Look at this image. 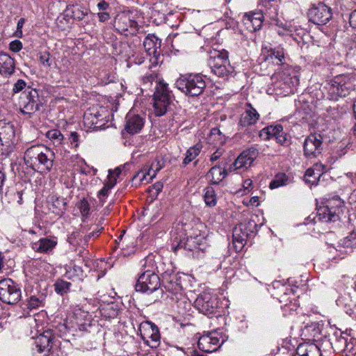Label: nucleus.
I'll list each match as a JSON object with an SVG mask.
<instances>
[{
	"label": "nucleus",
	"mask_w": 356,
	"mask_h": 356,
	"mask_svg": "<svg viewBox=\"0 0 356 356\" xmlns=\"http://www.w3.org/2000/svg\"><path fill=\"white\" fill-rule=\"evenodd\" d=\"M88 13V9L83 8L79 6H75L72 10V17L74 19L82 20Z\"/></svg>",
	"instance_id": "obj_50"
},
{
	"label": "nucleus",
	"mask_w": 356,
	"mask_h": 356,
	"mask_svg": "<svg viewBox=\"0 0 356 356\" xmlns=\"http://www.w3.org/2000/svg\"><path fill=\"white\" fill-rule=\"evenodd\" d=\"M19 105L20 111L24 114H32L39 110L42 102L35 89L27 88L22 93Z\"/></svg>",
	"instance_id": "obj_15"
},
{
	"label": "nucleus",
	"mask_w": 356,
	"mask_h": 356,
	"mask_svg": "<svg viewBox=\"0 0 356 356\" xmlns=\"http://www.w3.org/2000/svg\"><path fill=\"white\" fill-rule=\"evenodd\" d=\"M109 118L108 111L99 106H93L89 108L83 115V123L88 129L94 130L102 129L105 127Z\"/></svg>",
	"instance_id": "obj_10"
},
{
	"label": "nucleus",
	"mask_w": 356,
	"mask_h": 356,
	"mask_svg": "<svg viewBox=\"0 0 356 356\" xmlns=\"http://www.w3.org/2000/svg\"><path fill=\"white\" fill-rule=\"evenodd\" d=\"M299 85V78L296 75L286 74L285 73L280 77V79L275 83V90L277 93L283 96H286L294 93L296 87Z\"/></svg>",
	"instance_id": "obj_21"
},
{
	"label": "nucleus",
	"mask_w": 356,
	"mask_h": 356,
	"mask_svg": "<svg viewBox=\"0 0 356 356\" xmlns=\"http://www.w3.org/2000/svg\"><path fill=\"white\" fill-rule=\"evenodd\" d=\"M343 202L337 196L325 198L323 205L317 209V217L323 222H336L339 218Z\"/></svg>",
	"instance_id": "obj_8"
},
{
	"label": "nucleus",
	"mask_w": 356,
	"mask_h": 356,
	"mask_svg": "<svg viewBox=\"0 0 356 356\" xmlns=\"http://www.w3.org/2000/svg\"><path fill=\"white\" fill-rule=\"evenodd\" d=\"M115 184H116V178H114L113 179V175L111 174V170H109L108 175V181L98 193L99 199L102 200V198H105L106 197H107L108 191L110 189H111Z\"/></svg>",
	"instance_id": "obj_44"
},
{
	"label": "nucleus",
	"mask_w": 356,
	"mask_h": 356,
	"mask_svg": "<svg viewBox=\"0 0 356 356\" xmlns=\"http://www.w3.org/2000/svg\"><path fill=\"white\" fill-rule=\"evenodd\" d=\"M80 236L79 232H73L69 237H68V241L72 245H76L79 243L76 241V239Z\"/></svg>",
	"instance_id": "obj_61"
},
{
	"label": "nucleus",
	"mask_w": 356,
	"mask_h": 356,
	"mask_svg": "<svg viewBox=\"0 0 356 356\" xmlns=\"http://www.w3.org/2000/svg\"><path fill=\"white\" fill-rule=\"evenodd\" d=\"M139 332L143 341L152 348H156L160 341L159 328L152 323L145 321L140 323Z\"/></svg>",
	"instance_id": "obj_17"
},
{
	"label": "nucleus",
	"mask_w": 356,
	"mask_h": 356,
	"mask_svg": "<svg viewBox=\"0 0 356 356\" xmlns=\"http://www.w3.org/2000/svg\"><path fill=\"white\" fill-rule=\"evenodd\" d=\"M170 91L168 84L163 81H156V90L154 93V112L156 116H163L167 112L171 102Z\"/></svg>",
	"instance_id": "obj_11"
},
{
	"label": "nucleus",
	"mask_w": 356,
	"mask_h": 356,
	"mask_svg": "<svg viewBox=\"0 0 356 356\" xmlns=\"http://www.w3.org/2000/svg\"><path fill=\"white\" fill-rule=\"evenodd\" d=\"M296 354L298 356H321L318 346L309 342L300 343L297 348Z\"/></svg>",
	"instance_id": "obj_31"
},
{
	"label": "nucleus",
	"mask_w": 356,
	"mask_h": 356,
	"mask_svg": "<svg viewBox=\"0 0 356 356\" xmlns=\"http://www.w3.org/2000/svg\"><path fill=\"white\" fill-rule=\"evenodd\" d=\"M207 232V227L203 223H196L186 241H181L179 245L185 250L192 252L194 257H201L208 248Z\"/></svg>",
	"instance_id": "obj_2"
},
{
	"label": "nucleus",
	"mask_w": 356,
	"mask_h": 356,
	"mask_svg": "<svg viewBox=\"0 0 356 356\" xmlns=\"http://www.w3.org/2000/svg\"><path fill=\"white\" fill-rule=\"evenodd\" d=\"M224 149L222 148L217 149L211 156L210 161L211 162H215L218 160L223 154Z\"/></svg>",
	"instance_id": "obj_59"
},
{
	"label": "nucleus",
	"mask_w": 356,
	"mask_h": 356,
	"mask_svg": "<svg viewBox=\"0 0 356 356\" xmlns=\"http://www.w3.org/2000/svg\"><path fill=\"white\" fill-rule=\"evenodd\" d=\"M266 52L267 55L265 56L266 60L272 62L278 65L284 63L285 56L284 49L282 47L278 46L274 48H270Z\"/></svg>",
	"instance_id": "obj_33"
},
{
	"label": "nucleus",
	"mask_w": 356,
	"mask_h": 356,
	"mask_svg": "<svg viewBox=\"0 0 356 356\" xmlns=\"http://www.w3.org/2000/svg\"><path fill=\"white\" fill-rule=\"evenodd\" d=\"M156 176V172L154 171L152 175L150 173V169L148 167H145L138 171L132 178V184L135 186H138L140 184H148L153 178Z\"/></svg>",
	"instance_id": "obj_34"
},
{
	"label": "nucleus",
	"mask_w": 356,
	"mask_h": 356,
	"mask_svg": "<svg viewBox=\"0 0 356 356\" xmlns=\"http://www.w3.org/2000/svg\"><path fill=\"white\" fill-rule=\"evenodd\" d=\"M356 341L353 338L349 337L347 343H346V348L343 353H353L355 348V343Z\"/></svg>",
	"instance_id": "obj_54"
},
{
	"label": "nucleus",
	"mask_w": 356,
	"mask_h": 356,
	"mask_svg": "<svg viewBox=\"0 0 356 356\" xmlns=\"http://www.w3.org/2000/svg\"><path fill=\"white\" fill-rule=\"evenodd\" d=\"M15 61L8 54L0 52L1 74L7 76L11 75L15 71Z\"/></svg>",
	"instance_id": "obj_30"
},
{
	"label": "nucleus",
	"mask_w": 356,
	"mask_h": 356,
	"mask_svg": "<svg viewBox=\"0 0 356 356\" xmlns=\"http://www.w3.org/2000/svg\"><path fill=\"white\" fill-rule=\"evenodd\" d=\"M57 245L54 239L47 238H40L38 241L32 243V248L40 253H49Z\"/></svg>",
	"instance_id": "obj_32"
},
{
	"label": "nucleus",
	"mask_w": 356,
	"mask_h": 356,
	"mask_svg": "<svg viewBox=\"0 0 356 356\" xmlns=\"http://www.w3.org/2000/svg\"><path fill=\"white\" fill-rule=\"evenodd\" d=\"M347 333L341 332L339 336H335L331 341L332 348L335 352L343 353L346 348V343L349 338Z\"/></svg>",
	"instance_id": "obj_38"
},
{
	"label": "nucleus",
	"mask_w": 356,
	"mask_h": 356,
	"mask_svg": "<svg viewBox=\"0 0 356 356\" xmlns=\"http://www.w3.org/2000/svg\"><path fill=\"white\" fill-rule=\"evenodd\" d=\"M55 157V154L51 149L37 145L26 150L24 160L29 168L41 174H46L51 170Z\"/></svg>",
	"instance_id": "obj_1"
},
{
	"label": "nucleus",
	"mask_w": 356,
	"mask_h": 356,
	"mask_svg": "<svg viewBox=\"0 0 356 356\" xmlns=\"http://www.w3.org/2000/svg\"><path fill=\"white\" fill-rule=\"evenodd\" d=\"M204 202L207 206L214 207L216 204V197L213 189H208L204 196Z\"/></svg>",
	"instance_id": "obj_49"
},
{
	"label": "nucleus",
	"mask_w": 356,
	"mask_h": 356,
	"mask_svg": "<svg viewBox=\"0 0 356 356\" xmlns=\"http://www.w3.org/2000/svg\"><path fill=\"white\" fill-rule=\"evenodd\" d=\"M324 166L322 164L316 163L314 168H309L305 174V181L312 185H315L318 181L323 171Z\"/></svg>",
	"instance_id": "obj_35"
},
{
	"label": "nucleus",
	"mask_w": 356,
	"mask_h": 356,
	"mask_svg": "<svg viewBox=\"0 0 356 356\" xmlns=\"http://www.w3.org/2000/svg\"><path fill=\"white\" fill-rule=\"evenodd\" d=\"M262 15L264 16V17H269L275 22L276 25H278V20L277 18V11L275 7L270 6L268 8L266 9V10L264 12V14Z\"/></svg>",
	"instance_id": "obj_52"
},
{
	"label": "nucleus",
	"mask_w": 356,
	"mask_h": 356,
	"mask_svg": "<svg viewBox=\"0 0 356 356\" xmlns=\"http://www.w3.org/2000/svg\"><path fill=\"white\" fill-rule=\"evenodd\" d=\"M143 272L139 275L136 284V290L143 293H152L160 286V279L152 270L153 259L151 257L145 258L140 261Z\"/></svg>",
	"instance_id": "obj_4"
},
{
	"label": "nucleus",
	"mask_w": 356,
	"mask_h": 356,
	"mask_svg": "<svg viewBox=\"0 0 356 356\" xmlns=\"http://www.w3.org/2000/svg\"><path fill=\"white\" fill-rule=\"evenodd\" d=\"M226 341L221 329L207 332L199 338L198 348L203 352L212 353L216 351Z\"/></svg>",
	"instance_id": "obj_13"
},
{
	"label": "nucleus",
	"mask_w": 356,
	"mask_h": 356,
	"mask_svg": "<svg viewBox=\"0 0 356 356\" xmlns=\"http://www.w3.org/2000/svg\"><path fill=\"white\" fill-rule=\"evenodd\" d=\"M202 149V145L201 143H197L195 145L191 147L186 153V156L183 161V165H187L190 162L193 161L197 156H199Z\"/></svg>",
	"instance_id": "obj_41"
},
{
	"label": "nucleus",
	"mask_w": 356,
	"mask_h": 356,
	"mask_svg": "<svg viewBox=\"0 0 356 356\" xmlns=\"http://www.w3.org/2000/svg\"><path fill=\"white\" fill-rule=\"evenodd\" d=\"M281 131H282V126L281 124L271 125L262 129L259 136L264 140H268L275 138Z\"/></svg>",
	"instance_id": "obj_39"
},
{
	"label": "nucleus",
	"mask_w": 356,
	"mask_h": 356,
	"mask_svg": "<svg viewBox=\"0 0 356 356\" xmlns=\"http://www.w3.org/2000/svg\"><path fill=\"white\" fill-rule=\"evenodd\" d=\"M258 155L259 152L257 149L253 147L243 151L234 163L229 165V172L240 169H248L251 166Z\"/></svg>",
	"instance_id": "obj_20"
},
{
	"label": "nucleus",
	"mask_w": 356,
	"mask_h": 356,
	"mask_svg": "<svg viewBox=\"0 0 356 356\" xmlns=\"http://www.w3.org/2000/svg\"><path fill=\"white\" fill-rule=\"evenodd\" d=\"M195 308L206 316L215 314L218 312L219 305L216 294L209 291L201 293L195 300Z\"/></svg>",
	"instance_id": "obj_14"
},
{
	"label": "nucleus",
	"mask_w": 356,
	"mask_h": 356,
	"mask_svg": "<svg viewBox=\"0 0 356 356\" xmlns=\"http://www.w3.org/2000/svg\"><path fill=\"white\" fill-rule=\"evenodd\" d=\"M158 40L159 39L154 35L149 34L147 35L143 41V46L145 50L151 54V51L156 47Z\"/></svg>",
	"instance_id": "obj_45"
},
{
	"label": "nucleus",
	"mask_w": 356,
	"mask_h": 356,
	"mask_svg": "<svg viewBox=\"0 0 356 356\" xmlns=\"http://www.w3.org/2000/svg\"><path fill=\"white\" fill-rule=\"evenodd\" d=\"M145 119L140 115L129 111L125 118L124 129L130 134L139 133L144 127Z\"/></svg>",
	"instance_id": "obj_23"
},
{
	"label": "nucleus",
	"mask_w": 356,
	"mask_h": 356,
	"mask_svg": "<svg viewBox=\"0 0 356 356\" xmlns=\"http://www.w3.org/2000/svg\"><path fill=\"white\" fill-rule=\"evenodd\" d=\"M208 62L211 71L219 77L227 78L234 72L229 60L228 52L224 49L210 51Z\"/></svg>",
	"instance_id": "obj_7"
},
{
	"label": "nucleus",
	"mask_w": 356,
	"mask_h": 356,
	"mask_svg": "<svg viewBox=\"0 0 356 356\" xmlns=\"http://www.w3.org/2000/svg\"><path fill=\"white\" fill-rule=\"evenodd\" d=\"M176 88L188 97H197L202 94L206 82L200 74L181 75L175 82Z\"/></svg>",
	"instance_id": "obj_6"
},
{
	"label": "nucleus",
	"mask_w": 356,
	"mask_h": 356,
	"mask_svg": "<svg viewBox=\"0 0 356 356\" xmlns=\"http://www.w3.org/2000/svg\"><path fill=\"white\" fill-rule=\"evenodd\" d=\"M54 331H56V333L58 334H56V336L62 337L64 335L67 330V327L65 324H60L56 330H53Z\"/></svg>",
	"instance_id": "obj_63"
},
{
	"label": "nucleus",
	"mask_w": 356,
	"mask_h": 356,
	"mask_svg": "<svg viewBox=\"0 0 356 356\" xmlns=\"http://www.w3.org/2000/svg\"><path fill=\"white\" fill-rule=\"evenodd\" d=\"M241 234V227H235L233 230V243H243L245 244L246 242L247 234Z\"/></svg>",
	"instance_id": "obj_48"
},
{
	"label": "nucleus",
	"mask_w": 356,
	"mask_h": 356,
	"mask_svg": "<svg viewBox=\"0 0 356 356\" xmlns=\"http://www.w3.org/2000/svg\"><path fill=\"white\" fill-rule=\"evenodd\" d=\"M71 286V283L64 281L63 280H59L56 282L54 284V289L55 291L60 295H64L69 292Z\"/></svg>",
	"instance_id": "obj_46"
},
{
	"label": "nucleus",
	"mask_w": 356,
	"mask_h": 356,
	"mask_svg": "<svg viewBox=\"0 0 356 356\" xmlns=\"http://www.w3.org/2000/svg\"><path fill=\"white\" fill-rule=\"evenodd\" d=\"M228 171H229V168H222L221 165L218 163L209 170L206 177L212 184H218L226 177Z\"/></svg>",
	"instance_id": "obj_28"
},
{
	"label": "nucleus",
	"mask_w": 356,
	"mask_h": 356,
	"mask_svg": "<svg viewBox=\"0 0 356 356\" xmlns=\"http://www.w3.org/2000/svg\"><path fill=\"white\" fill-rule=\"evenodd\" d=\"M99 314L106 319L114 318L118 315V306L114 303L102 305L99 307Z\"/></svg>",
	"instance_id": "obj_37"
},
{
	"label": "nucleus",
	"mask_w": 356,
	"mask_h": 356,
	"mask_svg": "<svg viewBox=\"0 0 356 356\" xmlns=\"http://www.w3.org/2000/svg\"><path fill=\"white\" fill-rule=\"evenodd\" d=\"M21 290L18 286L9 278L0 281V300L6 304L17 303L21 298Z\"/></svg>",
	"instance_id": "obj_16"
},
{
	"label": "nucleus",
	"mask_w": 356,
	"mask_h": 356,
	"mask_svg": "<svg viewBox=\"0 0 356 356\" xmlns=\"http://www.w3.org/2000/svg\"><path fill=\"white\" fill-rule=\"evenodd\" d=\"M309 19L317 25L326 24L332 17L331 10L324 3L314 5L308 11Z\"/></svg>",
	"instance_id": "obj_19"
},
{
	"label": "nucleus",
	"mask_w": 356,
	"mask_h": 356,
	"mask_svg": "<svg viewBox=\"0 0 356 356\" xmlns=\"http://www.w3.org/2000/svg\"><path fill=\"white\" fill-rule=\"evenodd\" d=\"M263 18H264V16L261 14H253L251 16H248L245 20V24H248V22L252 24V27L248 26V29L250 31H255L258 29H259L261 26Z\"/></svg>",
	"instance_id": "obj_42"
},
{
	"label": "nucleus",
	"mask_w": 356,
	"mask_h": 356,
	"mask_svg": "<svg viewBox=\"0 0 356 356\" xmlns=\"http://www.w3.org/2000/svg\"><path fill=\"white\" fill-rule=\"evenodd\" d=\"M356 89V74H339L327 83L328 98L337 101Z\"/></svg>",
	"instance_id": "obj_3"
},
{
	"label": "nucleus",
	"mask_w": 356,
	"mask_h": 356,
	"mask_svg": "<svg viewBox=\"0 0 356 356\" xmlns=\"http://www.w3.org/2000/svg\"><path fill=\"white\" fill-rule=\"evenodd\" d=\"M10 49L13 52H18L22 49V43L15 40L10 43Z\"/></svg>",
	"instance_id": "obj_58"
},
{
	"label": "nucleus",
	"mask_w": 356,
	"mask_h": 356,
	"mask_svg": "<svg viewBox=\"0 0 356 356\" xmlns=\"http://www.w3.org/2000/svg\"><path fill=\"white\" fill-rule=\"evenodd\" d=\"M47 137L53 143L56 147L62 145L64 136L58 129H51L47 132Z\"/></svg>",
	"instance_id": "obj_43"
},
{
	"label": "nucleus",
	"mask_w": 356,
	"mask_h": 356,
	"mask_svg": "<svg viewBox=\"0 0 356 356\" xmlns=\"http://www.w3.org/2000/svg\"><path fill=\"white\" fill-rule=\"evenodd\" d=\"M157 74L154 72L147 73L142 77V81L144 86H149L152 85V82L156 81Z\"/></svg>",
	"instance_id": "obj_53"
},
{
	"label": "nucleus",
	"mask_w": 356,
	"mask_h": 356,
	"mask_svg": "<svg viewBox=\"0 0 356 356\" xmlns=\"http://www.w3.org/2000/svg\"><path fill=\"white\" fill-rule=\"evenodd\" d=\"M163 279L165 289L171 294L170 299L175 302L177 308L180 309L179 312H184L190 307L187 298L181 292V285L177 282V275L164 273Z\"/></svg>",
	"instance_id": "obj_9"
},
{
	"label": "nucleus",
	"mask_w": 356,
	"mask_h": 356,
	"mask_svg": "<svg viewBox=\"0 0 356 356\" xmlns=\"http://www.w3.org/2000/svg\"><path fill=\"white\" fill-rule=\"evenodd\" d=\"M17 142L13 124L0 121V154L9 156L14 151Z\"/></svg>",
	"instance_id": "obj_12"
},
{
	"label": "nucleus",
	"mask_w": 356,
	"mask_h": 356,
	"mask_svg": "<svg viewBox=\"0 0 356 356\" xmlns=\"http://www.w3.org/2000/svg\"><path fill=\"white\" fill-rule=\"evenodd\" d=\"M39 61L44 68H49L53 64V59L50 53L47 51L39 54Z\"/></svg>",
	"instance_id": "obj_47"
},
{
	"label": "nucleus",
	"mask_w": 356,
	"mask_h": 356,
	"mask_svg": "<svg viewBox=\"0 0 356 356\" xmlns=\"http://www.w3.org/2000/svg\"><path fill=\"white\" fill-rule=\"evenodd\" d=\"M323 138L321 134H311L304 141V155L309 159L316 158L323 150Z\"/></svg>",
	"instance_id": "obj_18"
},
{
	"label": "nucleus",
	"mask_w": 356,
	"mask_h": 356,
	"mask_svg": "<svg viewBox=\"0 0 356 356\" xmlns=\"http://www.w3.org/2000/svg\"><path fill=\"white\" fill-rule=\"evenodd\" d=\"M99 21L101 22H107L110 18V14L108 12H99L97 13Z\"/></svg>",
	"instance_id": "obj_62"
},
{
	"label": "nucleus",
	"mask_w": 356,
	"mask_h": 356,
	"mask_svg": "<svg viewBox=\"0 0 356 356\" xmlns=\"http://www.w3.org/2000/svg\"><path fill=\"white\" fill-rule=\"evenodd\" d=\"M292 183V179L285 173H277L270 183L271 189L284 186Z\"/></svg>",
	"instance_id": "obj_40"
},
{
	"label": "nucleus",
	"mask_w": 356,
	"mask_h": 356,
	"mask_svg": "<svg viewBox=\"0 0 356 356\" xmlns=\"http://www.w3.org/2000/svg\"><path fill=\"white\" fill-rule=\"evenodd\" d=\"M26 86V83L23 79H18L14 84L13 92L17 93L24 89Z\"/></svg>",
	"instance_id": "obj_55"
},
{
	"label": "nucleus",
	"mask_w": 356,
	"mask_h": 356,
	"mask_svg": "<svg viewBox=\"0 0 356 356\" xmlns=\"http://www.w3.org/2000/svg\"><path fill=\"white\" fill-rule=\"evenodd\" d=\"M79 208L83 217L87 218L90 212V207L88 202L86 199H82L78 204Z\"/></svg>",
	"instance_id": "obj_51"
},
{
	"label": "nucleus",
	"mask_w": 356,
	"mask_h": 356,
	"mask_svg": "<svg viewBox=\"0 0 356 356\" xmlns=\"http://www.w3.org/2000/svg\"><path fill=\"white\" fill-rule=\"evenodd\" d=\"M137 22L125 13L118 15L114 21V27L121 33L126 31L134 33L137 30Z\"/></svg>",
	"instance_id": "obj_24"
},
{
	"label": "nucleus",
	"mask_w": 356,
	"mask_h": 356,
	"mask_svg": "<svg viewBox=\"0 0 356 356\" xmlns=\"http://www.w3.org/2000/svg\"><path fill=\"white\" fill-rule=\"evenodd\" d=\"M349 23L350 26L356 30V10L353 11L349 17Z\"/></svg>",
	"instance_id": "obj_64"
},
{
	"label": "nucleus",
	"mask_w": 356,
	"mask_h": 356,
	"mask_svg": "<svg viewBox=\"0 0 356 356\" xmlns=\"http://www.w3.org/2000/svg\"><path fill=\"white\" fill-rule=\"evenodd\" d=\"M97 8L99 12H106L109 8V3L104 0H102L97 4Z\"/></svg>",
	"instance_id": "obj_60"
},
{
	"label": "nucleus",
	"mask_w": 356,
	"mask_h": 356,
	"mask_svg": "<svg viewBox=\"0 0 356 356\" xmlns=\"http://www.w3.org/2000/svg\"><path fill=\"white\" fill-rule=\"evenodd\" d=\"M69 140L72 147H77L79 144V134L75 131L71 132Z\"/></svg>",
	"instance_id": "obj_56"
},
{
	"label": "nucleus",
	"mask_w": 356,
	"mask_h": 356,
	"mask_svg": "<svg viewBox=\"0 0 356 356\" xmlns=\"http://www.w3.org/2000/svg\"><path fill=\"white\" fill-rule=\"evenodd\" d=\"M76 323L80 331L90 332V328L94 325L92 314L88 312L79 309L75 312Z\"/></svg>",
	"instance_id": "obj_27"
},
{
	"label": "nucleus",
	"mask_w": 356,
	"mask_h": 356,
	"mask_svg": "<svg viewBox=\"0 0 356 356\" xmlns=\"http://www.w3.org/2000/svg\"><path fill=\"white\" fill-rule=\"evenodd\" d=\"M66 205L67 202L62 197L53 195L49 197V209L58 216H62L65 213Z\"/></svg>",
	"instance_id": "obj_29"
},
{
	"label": "nucleus",
	"mask_w": 356,
	"mask_h": 356,
	"mask_svg": "<svg viewBox=\"0 0 356 356\" xmlns=\"http://www.w3.org/2000/svg\"><path fill=\"white\" fill-rule=\"evenodd\" d=\"M102 229L103 228L93 229L91 232L86 235L84 236L85 244H86L91 238L97 237L101 233Z\"/></svg>",
	"instance_id": "obj_57"
},
{
	"label": "nucleus",
	"mask_w": 356,
	"mask_h": 356,
	"mask_svg": "<svg viewBox=\"0 0 356 356\" xmlns=\"http://www.w3.org/2000/svg\"><path fill=\"white\" fill-rule=\"evenodd\" d=\"M356 248V232H353L341 239L336 247V250L341 254H348Z\"/></svg>",
	"instance_id": "obj_26"
},
{
	"label": "nucleus",
	"mask_w": 356,
	"mask_h": 356,
	"mask_svg": "<svg viewBox=\"0 0 356 356\" xmlns=\"http://www.w3.org/2000/svg\"><path fill=\"white\" fill-rule=\"evenodd\" d=\"M295 293V290L289 285L282 284L280 281L273 282L271 295L282 304L281 307L284 315L290 314L299 307Z\"/></svg>",
	"instance_id": "obj_5"
},
{
	"label": "nucleus",
	"mask_w": 356,
	"mask_h": 356,
	"mask_svg": "<svg viewBox=\"0 0 356 356\" xmlns=\"http://www.w3.org/2000/svg\"><path fill=\"white\" fill-rule=\"evenodd\" d=\"M259 114L250 104H247L244 112L241 114L238 124L243 128L254 125L259 119Z\"/></svg>",
	"instance_id": "obj_25"
},
{
	"label": "nucleus",
	"mask_w": 356,
	"mask_h": 356,
	"mask_svg": "<svg viewBox=\"0 0 356 356\" xmlns=\"http://www.w3.org/2000/svg\"><path fill=\"white\" fill-rule=\"evenodd\" d=\"M46 300V295L43 293H38L36 295H31L26 299V307L28 309H34L44 307Z\"/></svg>",
	"instance_id": "obj_36"
},
{
	"label": "nucleus",
	"mask_w": 356,
	"mask_h": 356,
	"mask_svg": "<svg viewBox=\"0 0 356 356\" xmlns=\"http://www.w3.org/2000/svg\"><path fill=\"white\" fill-rule=\"evenodd\" d=\"M56 334H58L52 329H47L39 334L35 341L37 351L47 356L53 346Z\"/></svg>",
	"instance_id": "obj_22"
}]
</instances>
